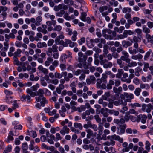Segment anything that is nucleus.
Returning a JSON list of instances; mask_svg holds the SVG:
<instances>
[{"instance_id": "f257e3e1", "label": "nucleus", "mask_w": 153, "mask_h": 153, "mask_svg": "<svg viewBox=\"0 0 153 153\" xmlns=\"http://www.w3.org/2000/svg\"><path fill=\"white\" fill-rule=\"evenodd\" d=\"M36 93L37 94H36L35 99L37 102H40L42 100V105L48 103V100L44 97L43 94L44 93V91L43 89H39L37 91Z\"/></svg>"}, {"instance_id": "f03ea898", "label": "nucleus", "mask_w": 153, "mask_h": 153, "mask_svg": "<svg viewBox=\"0 0 153 153\" xmlns=\"http://www.w3.org/2000/svg\"><path fill=\"white\" fill-rule=\"evenodd\" d=\"M113 92L116 93V95L114 96V97L112 98V99L114 100H117L119 98V94L120 92L122 91V88L121 87L119 86L118 88L116 87H114L113 88Z\"/></svg>"}, {"instance_id": "7ed1b4c3", "label": "nucleus", "mask_w": 153, "mask_h": 153, "mask_svg": "<svg viewBox=\"0 0 153 153\" xmlns=\"http://www.w3.org/2000/svg\"><path fill=\"white\" fill-rule=\"evenodd\" d=\"M152 110H153V105L149 103L147 105L143 104L142 105V110L144 112L149 113Z\"/></svg>"}, {"instance_id": "20e7f679", "label": "nucleus", "mask_w": 153, "mask_h": 153, "mask_svg": "<svg viewBox=\"0 0 153 153\" xmlns=\"http://www.w3.org/2000/svg\"><path fill=\"white\" fill-rule=\"evenodd\" d=\"M122 53L123 55L121 57V59L123 61H125L126 62H128L130 61L129 58V55L128 53L125 51H123Z\"/></svg>"}, {"instance_id": "39448f33", "label": "nucleus", "mask_w": 153, "mask_h": 153, "mask_svg": "<svg viewBox=\"0 0 153 153\" xmlns=\"http://www.w3.org/2000/svg\"><path fill=\"white\" fill-rule=\"evenodd\" d=\"M100 65H103V68L105 69L110 68L113 66L112 62H111L108 61L107 60L104 61Z\"/></svg>"}, {"instance_id": "423d86ee", "label": "nucleus", "mask_w": 153, "mask_h": 153, "mask_svg": "<svg viewBox=\"0 0 153 153\" xmlns=\"http://www.w3.org/2000/svg\"><path fill=\"white\" fill-rule=\"evenodd\" d=\"M68 7L66 5L64 4H59L57 6H55L54 10L56 11H58L59 10L63 9V10L67 9Z\"/></svg>"}, {"instance_id": "0eeeda50", "label": "nucleus", "mask_w": 153, "mask_h": 153, "mask_svg": "<svg viewBox=\"0 0 153 153\" xmlns=\"http://www.w3.org/2000/svg\"><path fill=\"white\" fill-rule=\"evenodd\" d=\"M113 103L116 106H119L120 105H123V106H126L127 105V103L125 100H123L122 99H119L118 100L115 101L113 102Z\"/></svg>"}, {"instance_id": "6e6552de", "label": "nucleus", "mask_w": 153, "mask_h": 153, "mask_svg": "<svg viewBox=\"0 0 153 153\" xmlns=\"http://www.w3.org/2000/svg\"><path fill=\"white\" fill-rule=\"evenodd\" d=\"M138 122L140 121L141 122L144 124L146 123V120L147 118V116L145 115L140 114L137 116Z\"/></svg>"}, {"instance_id": "1a4fd4ad", "label": "nucleus", "mask_w": 153, "mask_h": 153, "mask_svg": "<svg viewBox=\"0 0 153 153\" xmlns=\"http://www.w3.org/2000/svg\"><path fill=\"white\" fill-rule=\"evenodd\" d=\"M21 101L23 102L27 101L30 102L31 101V97L28 95H23L20 97Z\"/></svg>"}, {"instance_id": "9d476101", "label": "nucleus", "mask_w": 153, "mask_h": 153, "mask_svg": "<svg viewBox=\"0 0 153 153\" xmlns=\"http://www.w3.org/2000/svg\"><path fill=\"white\" fill-rule=\"evenodd\" d=\"M109 109L107 108H101L100 110V112L102 114L103 116L105 117H108L109 114L107 111L109 113Z\"/></svg>"}, {"instance_id": "9b49d317", "label": "nucleus", "mask_w": 153, "mask_h": 153, "mask_svg": "<svg viewBox=\"0 0 153 153\" xmlns=\"http://www.w3.org/2000/svg\"><path fill=\"white\" fill-rule=\"evenodd\" d=\"M107 77L108 76L105 73H103L102 74V77L100 79H97V82H101L107 83Z\"/></svg>"}, {"instance_id": "f8f14e48", "label": "nucleus", "mask_w": 153, "mask_h": 153, "mask_svg": "<svg viewBox=\"0 0 153 153\" xmlns=\"http://www.w3.org/2000/svg\"><path fill=\"white\" fill-rule=\"evenodd\" d=\"M95 80V78L94 75L90 76L89 78H87L86 80V83L88 85L91 84H94V82Z\"/></svg>"}, {"instance_id": "ddd939ff", "label": "nucleus", "mask_w": 153, "mask_h": 153, "mask_svg": "<svg viewBox=\"0 0 153 153\" xmlns=\"http://www.w3.org/2000/svg\"><path fill=\"white\" fill-rule=\"evenodd\" d=\"M87 133V137L88 138H90L91 136H95L97 134L96 132L94 133L93 131L90 129H88L86 130Z\"/></svg>"}, {"instance_id": "4468645a", "label": "nucleus", "mask_w": 153, "mask_h": 153, "mask_svg": "<svg viewBox=\"0 0 153 153\" xmlns=\"http://www.w3.org/2000/svg\"><path fill=\"white\" fill-rule=\"evenodd\" d=\"M65 41L67 45H69V46L71 48H73L74 46H77L78 45L76 43L72 42L71 40L67 39H65Z\"/></svg>"}, {"instance_id": "2eb2a0df", "label": "nucleus", "mask_w": 153, "mask_h": 153, "mask_svg": "<svg viewBox=\"0 0 153 153\" xmlns=\"http://www.w3.org/2000/svg\"><path fill=\"white\" fill-rule=\"evenodd\" d=\"M70 129L67 128V126H64L62 129L60 131V133L62 135H65L66 133L68 134L69 132Z\"/></svg>"}, {"instance_id": "dca6fc26", "label": "nucleus", "mask_w": 153, "mask_h": 153, "mask_svg": "<svg viewBox=\"0 0 153 153\" xmlns=\"http://www.w3.org/2000/svg\"><path fill=\"white\" fill-rule=\"evenodd\" d=\"M106 83H102L101 82H97L96 86L97 88L105 89L106 88Z\"/></svg>"}, {"instance_id": "f3484780", "label": "nucleus", "mask_w": 153, "mask_h": 153, "mask_svg": "<svg viewBox=\"0 0 153 153\" xmlns=\"http://www.w3.org/2000/svg\"><path fill=\"white\" fill-rule=\"evenodd\" d=\"M13 135L14 134L13 131H10L9 134L6 140V142L8 143H9L10 141H13L14 139L13 137Z\"/></svg>"}, {"instance_id": "a211bd4d", "label": "nucleus", "mask_w": 153, "mask_h": 153, "mask_svg": "<svg viewBox=\"0 0 153 153\" xmlns=\"http://www.w3.org/2000/svg\"><path fill=\"white\" fill-rule=\"evenodd\" d=\"M143 56L140 53H138L137 55H133L131 56V58L132 59L134 60H138L140 61L143 58Z\"/></svg>"}, {"instance_id": "6ab92c4d", "label": "nucleus", "mask_w": 153, "mask_h": 153, "mask_svg": "<svg viewBox=\"0 0 153 153\" xmlns=\"http://www.w3.org/2000/svg\"><path fill=\"white\" fill-rule=\"evenodd\" d=\"M114 123L117 124L120 126V125H122V124L125 123V121L123 118H121L120 119H114Z\"/></svg>"}, {"instance_id": "aec40b11", "label": "nucleus", "mask_w": 153, "mask_h": 153, "mask_svg": "<svg viewBox=\"0 0 153 153\" xmlns=\"http://www.w3.org/2000/svg\"><path fill=\"white\" fill-rule=\"evenodd\" d=\"M120 128V132H117V133L118 134H123L125 132V129L126 128V125L125 124L120 125L119 126Z\"/></svg>"}, {"instance_id": "412c9836", "label": "nucleus", "mask_w": 153, "mask_h": 153, "mask_svg": "<svg viewBox=\"0 0 153 153\" xmlns=\"http://www.w3.org/2000/svg\"><path fill=\"white\" fill-rule=\"evenodd\" d=\"M107 138L110 141H114L113 140H117L119 138V136L115 134H114L113 135L108 136Z\"/></svg>"}, {"instance_id": "4be33fe9", "label": "nucleus", "mask_w": 153, "mask_h": 153, "mask_svg": "<svg viewBox=\"0 0 153 153\" xmlns=\"http://www.w3.org/2000/svg\"><path fill=\"white\" fill-rule=\"evenodd\" d=\"M124 94L125 95L126 97L128 99V102H130L131 99L134 98V95L131 93L128 94L127 93H124Z\"/></svg>"}, {"instance_id": "5701e85b", "label": "nucleus", "mask_w": 153, "mask_h": 153, "mask_svg": "<svg viewBox=\"0 0 153 153\" xmlns=\"http://www.w3.org/2000/svg\"><path fill=\"white\" fill-rule=\"evenodd\" d=\"M50 138H47L48 142L51 144L54 143L53 140H55V136L53 134L50 135L49 137Z\"/></svg>"}, {"instance_id": "b1692460", "label": "nucleus", "mask_w": 153, "mask_h": 153, "mask_svg": "<svg viewBox=\"0 0 153 153\" xmlns=\"http://www.w3.org/2000/svg\"><path fill=\"white\" fill-rule=\"evenodd\" d=\"M38 69L42 72L45 74H47L48 73V70L45 68H44L42 65H40L38 67Z\"/></svg>"}, {"instance_id": "393cba45", "label": "nucleus", "mask_w": 153, "mask_h": 153, "mask_svg": "<svg viewBox=\"0 0 153 153\" xmlns=\"http://www.w3.org/2000/svg\"><path fill=\"white\" fill-rule=\"evenodd\" d=\"M122 44L123 47L127 48L128 46H131L132 45V42L128 41H122Z\"/></svg>"}, {"instance_id": "a878e982", "label": "nucleus", "mask_w": 153, "mask_h": 153, "mask_svg": "<svg viewBox=\"0 0 153 153\" xmlns=\"http://www.w3.org/2000/svg\"><path fill=\"white\" fill-rule=\"evenodd\" d=\"M37 46L38 48H42L43 47H46L47 45L45 42H39L37 43Z\"/></svg>"}, {"instance_id": "bb28decb", "label": "nucleus", "mask_w": 153, "mask_h": 153, "mask_svg": "<svg viewBox=\"0 0 153 153\" xmlns=\"http://www.w3.org/2000/svg\"><path fill=\"white\" fill-rule=\"evenodd\" d=\"M128 51L130 54L132 55L135 54L137 53V49H133L131 47L128 48Z\"/></svg>"}, {"instance_id": "cd10ccee", "label": "nucleus", "mask_w": 153, "mask_h": 153, "mask_svg": "<svg viewBox=\"0 0 153 153\" xmlns=\"http://www.w3.org/2000/svg\"><path fill=\"white\" fill-rule=\"evenodd\" d=\"M42 17L40 16H38L36 18V22L35 23V25L36 26H39L40 24V22L42 21Z\"/></svg>"}, {"instance_id": "c85d7f7f", "label": "nucleus", "mask_w": 153, "mask_h": 153, "mask_svg": "<svg viewBox=\"0 0 153 153\" xmlns=\"http://www.w3.org/2000/svg\"><path fill=\"white\" fill-rule=\"evenodd\" d=\"M8 42V40L5 39V41L4 42V47L3 49L4 51H7L9 47V43Z\"/></svg>"}, {"instance_id": "c756f323", "label": "nucleus", "mask_w": 153, "mask_h": 153, "mask_svg": "<svg viewBox=\"0 0 153 153\" xmlns=\"http://www.w3.org/2000/svg\"><path fill=\"white\" fill-rule=\"evenodd\" d=\"M74 126L75 128H78L80 130L82 129L83 126L80 123H75L74 124Z\"/></svg>"}, {"instance_id": "7c9ffc66", "label": "nucleus", "mask_w": 153, "mask_h": 153, "mask_svg": "<svg viewBox=\"0 0 153 153\" xmlns=\"http://www.w3.org/2000/svg\"><path fill=\"white\" fill-rule=\"evenodd\" d=\"M109 113L110 114H113L115 116H117L119 114V112L113 109H109Z\"/></svg>"}, {"instance_id": "2f4dec72", "label": "nucleus", "mask_w": 153, "mask_h": 153, "mask_svg": "<svg viewBox=\"0 0 153 153\" xmlns=\"http://www.w3.org/2000/svg\"><path fill=\"white\" fill-rule=\"evenodd\" d=\"M53 27L54 31H56L57 32H60L62 29V26L59 25H56L53 26Z\"/></svg>"}, {"instance_id": "473e14b6", "label": "nucleus", "mask_w": 153, "mask_h": 153, "mask_svg": "<svg viewBox=\"0 0 153 153\" xmlns=\"http://www.w3.org/2000/svg\"><path fill=\"white\" fill-rule=\"evenodd\" d=\"M53 52V51L51 47H49L48 48L47 51L46 52V53L48 56H51L52 54V53Z\"/></svg>"}, {"instance_id": "72a5a7b5", "label": "nucleus", "mask_w": 153, "mask_h": 153, "mask_svg": "<svg viewBox=\"0 0 153 153\" xmlns=\"http://www.w3.org/2000/svg\"><path fill=\"white\" fill-rule=\"evenodd\" d=\"M110 96V93L109 92H106L102 96V99L104 100H106L107 98Z\"/></svg>"}, {"instance_id": "f704fd0d", "label": "nucleus", "mask_w": 153, "mask_h": 153, "mask_svg": "<svg viewBox=\"0 0 153 153\" xmlns=\"http://www.w3.org/2000/svg\"><path fill=\"white\" fill-rule=\"evenodd\" d=\"M26 92L27 94H29L32 97H34L36 95V93L33 92L29 88L27 90Z\"/></svg>"}, {"instance_id": "c9c22d12", "label": "nucleus", "mask_w": 153, "mask_h": 153, "mask_svg": "<svg viewBox=\"0 0 153 153\" xmlns=\"http://www.w3.org/2000/svg\"><path fill=\"white\" fill-rule=\"evenodd\" d=\"M77 35V33L76 31L73 32V35L71 37V40L73 41H75L77 39L76 36Z\"/></svg>"}, {"instance_id": "e433bc0d", "label": "nucleus", "mask_w": 153, "mask_h": 153, "mask_svg": "<svg viewBox=\"0 0 153 153\" xmlns=\"http://www.w3.org/2000/svg\"><path fill=\"white\" fill-rule=\"evenodd\" d=\"M12 147L11 145H9L7 147L5 148L3 152V153H8L11 152L12 150Z\"/></svg>"}, {"instance_id": "4c0bfd02", "label": "nucleus", "mask_w": 153, "mask_h": 153, "mask_svg": "<svg viewBox=\"0 0 153 153\" xmlns=\"http://www.w3.org/2000/svg\"><path fill=\"white\" fill-rule=\"evenodd\" d=\"M122 12L123 13H126L127 12L129 13L131 12V9L130 8L124 7L122 9Z\"/></svg>"}, {"instance_id": "58836bf2", "label": "nucleus", "mask_w": 153, "mask_h": 153, "mask_svg": "<svg viewBox=\"0 0 153 153\" xmlns=\"http://www.w3.org/2000/svg\"><path fill=\"white\" fill-rule=\"evenodd\" d=\"M87 59V56L84 55V56L82 57H78V61L80 62H82L83 61H86Z\"/></svg>"}, {"instance_id": "ea45409f", "label": "nucleus", "mask_w": 153, "mask_h": 153, "mask_svg": "<svg viewBox=\"0 0 153 153\" xmlns=\"http://www.w3.org/2000/svg\"><path fill=\"white\" fill-rule=\"evenodd\" d=\"M124 31L126 36L127 37H128V35H133L134 33V32L130 30H124Z\"/></svg>"}, {"instance_id": "a19ab883", "label": "nucleus", "mask_w": 153, "mask_h": 153, "mask_svg": "<svg viewBox=\"0 0 153 153\" xmlns=\"http://www.w3.org/2000/svg\"><path fill=\"white\" fill-rule=\"evenodd\" d=\"M22 52V51L20 49H18L17 51L13 53V56L17 57L19 56Z\"/></svg>"}, {"instance_id": "79ce46f5", "label": "nucleus", "mask_w": 153, "mask_h": 153, "mask_svg": "<svg viewBox=\"0 0 153 153\" xmlns=\"http://www.w3.org/2000/svg\"><path fill=\"white\" fill-rule=\"evenodd\" d=\"M108 8L107 6L106 5L103 6L102 7H100L99 8V11L100 13L103 12L104 11L106 10Z\"/></svg>"}, {"instance_id": "37998d69", "label": "nucleus", "mask_w": 153, "mask_h": 153, "mask_svg": "<svg viewBox=\"0 0 153 153\" xmlns=\"http://www.w3.org/2000/svg\"><path fill=\"white\" fill-rule=\"evenodd\" d=\"M13 59L14 60V63L15 65H18L21 64V63L18 60L17 57L13 56Z\"/></svg>"}, {"instance_id": "c03bdc74", "label": "nucleus", "mask_w": 153, "mask_h": 153, "mask_svg": "<svg viewBox=\"0 0 153 153\" xmlns=\"http://www.w3.org/2000/svg\"><path fill=\"white\" fill-rule=\"evenodd\" d=\"M65 11L63 10H60L59 12L57 13L56 14V16L61 17L65 13Z\"/></svg>"}, {"instance_id": "a18cd8bd", "label": "nucleus", "mask_w": 153, "mask_h": 153, "mask_svg": "<svg viewBox=\"0 0 153 153\" xmlns=\"http://www.w3.org/2000/svg\"><path fill=\"white\" fill-rule=\"evenodd\" d=\"M115 141H106L104 143V145H105L107 146H110L111 145L112 146H114V145L115 144Z\"/></svg>"}, {"instance_id": "49530a36", "label": "nucleus", "mask_w": 153, "mask_h": 153, "mask_svg": "<svg viewBox=\"0 0 153 153\" xmlns=\"http://www.w3.org/2000/svg\"><path fill=\"white\" fill-rule=\"evenodd\" d=\"M128 63V66L129 67H135L137 66V63L136 62H129Z\"/></svg>"}, {"instance_id": "de8ad7c7", "label": "nucleus", "mask_w": 153, "mask_h": 153, "mask_svg": "<svg viewBox=\"0 0 153 153\" xmlns=\"http://www.w3.org/2000/svg\"><path fill=\"white\" fill-rule=\"evenodd\" d=\"M141 91V90L140 88H137L135 89L134 93L137 96H139L140 94Z\"/></svg>"}, {"instance_id": "09e8293b", "label": "nucleus", "mask_w": 153, "mask_h": 153, "mask_svg": "<svg viewBox=\"0 0 153 153\" xmlns=\"http://www.w3.org/2000/svg\"><path fill=\"white\" fill-rule=\"evenodd\" d=\"M151 144L149 143V142L148 141H146V146H145V149L147 150L148 152H149L150 150V146Z\"/></svg>"}, {"instance_id": "8fccbe9b", "label": "nucleus", "mask_w": 153, "mask_h": 153, "mask_svg": "<svg viewBox=\"0 0 153 153\" xmlns=\"http://www.w3.org/2000/svg\"><path fill=\"white\" fill-rule=\"evenodd\" d=\"M105 55L104 54L103 55H100L99 56V59L100 60V64L102 63L104 61H106V59H103L104 57H105Z\"/></svg>"}, {"instance_id": "3c124183", "label": "nucleus", "mask_w": 153, "mask_h": 153, "mask_svg": "<svg viewBox=\"0 0 153 153\" xmlns=\"http://www.w3.org/2000/svg\"><path fill=\"white\" fill-rule=\"evenodd\" d=\"M85 38L84 37H82L78 40L77 41L78 42L80 45H82L83 43H85Z\"/></svg>"}, {"instance_id": "603ef678", "label": "nucleus", "mask_w": 153, "mask_h": 153, "mask_svg": "<svg viewBox=\"0 0 153 153\" xmlns=\"http://www.w3.org/2000/svg\"><path fill=\"white\" fill-rule=\"evenodd\" d=\"M54 75L56 78L60 79L62 77V73H58L57 72H56L54 74Z\"/></svg>"}, {"instance_id": "864d4df0", "label": "nucleus", "mask_w": 153, "mask_h": 153, "mask_svg": "<svg viewBox=\"0 0 153 153\" xmlns=\"http://www.w3.org/2000/svg\"><path fill=\"white\" fill-rule=\"evenodd\" d=\"M22 148L23 149V151H27L28 148V145L26 143H23L22 144Z\"/></svg>"}, {"instance_id": "5fc2aeb1", "label": "nucleus", "mask_w": 153, "mask_h": 153, "mask_svg": "<svg viewBox=\"0 0 153 153\" xmlns=\"http://www.w3.org/2000/svg\"><path fill=\"white\" fill-rule=\"evenodd\" d=\"M143 32L147 34L148 33L150 32V30L149 29L146 27L145 26H144L143 28Z\"/></svg>"}, {"instance_id": "6e6d98bb", "label": "nucleus", "mask_w": 153, "mask_h": 153, "mask_svg": "<svg viewBox=\"0 0 153 153\" xmlns=\"http://www.w3.org/2000/svg\"><path fill=\"white\" fill-rule=\"evenodd\" d=\"M128 110V107L125 106H124L122 107L121 109L119 110V111L120 112L124 114L125 113V111H127Z\"/></svg>"}, {"instance_id": "4d7b16f0", "label": "nucleus", "mask_w": 153, "mask_h": 153, "mask_svg": "<svg viewBox=\"0 0 153 153\" xmlns=\"http://www.w3.org/2000/svg\"><path fill=\"white\" fill-rule=\"evenodd\" d=\"M90 128H91L95 131H96L98 130L97 126L96 124H92L91 123V126H90Z\"/></svg>"}, {"instance_id": "13d9d810", "label": "nucleus", "mask_w": 153, "mask_h": 153, "mask_svg": "<svg viewBox=\"0 0 153 153\" xmlns=\"http://www.w3.org/2000/svg\"><path fill=\"white\" fill-rule=\"evenodd\" d=\"M86 14L85 13V12H82L81 14V17H80L81 19L84 21H85V19L86 18Z\"/></svg>"}, {"instance_id": "bf43d9fd", "label": "nucleus", "mask_w": 153, "mask_h": 153, "mask_svg": "<svg viewBox=\"0 0 153 153\" xmlns=\"http://www.w3.org/2000/svg\"><path fill=\"white\" fill-rule=\"evenodd\" d=\"M53 94L54 96L51 97V100L54 102H56L57 100V98L58 97V95L55 92H53Z\"/></svg>"}, {"instance_id": "052dcab7", "label": "nucleus", "mask_w": 153, "mask_h": 153, "mask_svg": "<svg viewBox=\"0 0 153 153\" xmlns=\"http://www.w3.org/2000/svg\"><path fill=\"white\" fill-rule=\"evenodd\" d=\"M100 39L99 38H96L95 39H90V42L92 43H98L100 42Z\"/></svg>"}, {"instance_id": "680f3d73", "label": "nucleus", "mask_w": 153, "mask_h": 153, "mask_svg": "<svg viewBox=\"0 0 153 153\" xmlns=\"http://www.w3.org/2000/svg\"><path fill=\"white\" fill-rule=\"evenodd\" d=\"M63 17L64 18L67 20L69 21L70 20V16H69V14L68 13H66L64 14Z\"/></svg>"}, {"instance_id": "e2e57ef3", "label": "nucleus", "mask_w": 153, "mask_h": 153, "mask_svg": "<svg viewBox=\"0 0 153 153\" xmlns=\"http://www.w3.org/2000/svg\"><path fill=\"white\" fill-rule=\"evenodd\" d=\"M152 52V50L151 49H149V51L146 53L144 56L145 59H146L150 56V53Z\"/></svg>"}, {"instance_id": "0e129e2a", "label": "nucleus", "mask_w": 153, "mask_h": 153, "mask_svg": "<svg viewBox=\"0 0 153 153\" xmlns=\"http://www.w3.org/2000/svg\"><path fill=\"white\" fill-rule=\"evenodd\" d=\"M118 37L120 39H123L125 38H127L126 36L124 31L123 33L122 34H120L118 36Z\"/></svg>"}, {"instance_id": "69168bd1", "label": "nucleus", "mask_w": 153, "mask_h": 153, "mask_svg": "<svg viewBox=\"0 0 153 153\" xmlns=\"http://www.w3.org/2000/svg\"><path fill=\"white\" fill-rule=\"evenodd\" d=\"M57 45L56 44L53 45L52 46V48L53 51V53L57 52L58 51V46H57Z\"/></svg>"}, {"instance_id": "338daca9", "label": "nucleus", "mask_w": 153, "mask_h": 153, "mask_svg": "<svg viewBox=\"0 0 153 153\" xmlns=\"http://www.w3.org/2000/svg\"><path fill=\"white\" fill-rule=\"evenodd\" d=\"M13 105L12 109L13 110H15L17 108H18V105L16 102V101L15 100L13 102Z\"/></svg>"}, {"instance_id": "774afa93", "label": "nucleus", "mask_w": 153, "mask_h": 153, "mask_svg": "<svg viewBox=\"0 0 153 153\" xmlns=\"http://www.w3.org/2000/svg\"><path fill=\"white\" fill-rule=\"evenodd\" d=\"M86 85V83L85 82H82L78 83V86L79 88H82L83 86H84Z\"/></svg>"}]
</instances>
